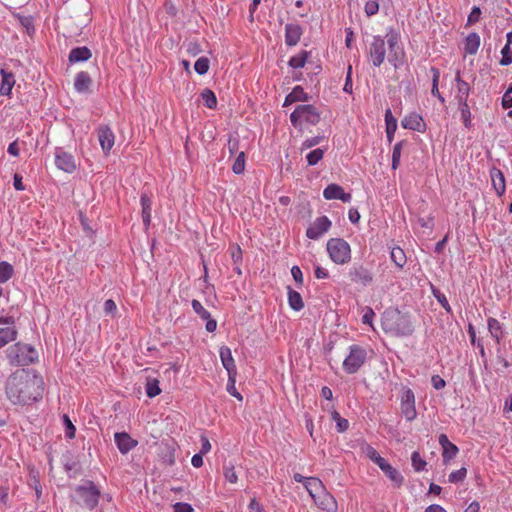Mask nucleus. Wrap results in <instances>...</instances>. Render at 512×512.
<instances>
[{"mask_svg":"<svg viewBox=\"0 0 512 512\" xmlns=\"http://www.w3.org/2000/svg\"><path fill=\"white\" fill-rule=\"evenodd\" d=\"M44 381L33 369H18L7 379L5 393L13 405H30L42 399Z\"/></svg>","mask_w":512,"mask_h":512,"instance_id":"f257e3e1","label":"nucleus"},{"mask_svg":"<svg viewBox=\"0 0 512 512\" xmlns=\"http://www.w3.org/2000/svg\"><path fill=\"white\" fill-rule=\"evenodd\" d=\"M321 120V111L312 104L297 105L290 115L294 128L302 131L305 127L315 126Z\"/></svg>","mask_w":512,"mask_h":512,"instance_id":"f03ea898","label":"nucleus"},{"mask_svg":"<svg viewBox=\"0 0 512 512\" xmlns=\"http://www.w3.org/2000/svg\"><path fill=\"white\" fill-rule=\"evenodd\" d=\"M382 327L385 332L395 336H408L414 330L410 320L397 310L385 312Z\"/></svg>","mask_w":512,"mask_h":512,"instance_id":"7ed1b4c3","label":"nucleus"},{"mask_svg":"<svg viewBox=\"0 0 512 512\" xmlns=\"http://www.w3.org/2000/svg\"><path fill=\"white\" fill-rule=\"evenodd\" d=\"M9 363L14 366H26L34 363L38 353L31 345L17 342L6 350Z\"/></svg>","mask_w":512,"mask_h":512,"instance_id":"20e7f679","label":"nucleus"},{"mask_svg":"<svg viewBox=\"0 0 512 512\" xmlns=\"http://www.w3.org/2000/svg\"><path fill=\"white\" fill-rule=\"evenodd\" d=\"M327 252L330 259L336 264H346L351 260V248L348 242L341 238H332L328 240Z\"/></svg>","mask_w":512,"mask_h":512,"instance_id":"39448f33","label":"nucleus"},{"mask_svg":"<svg viewBox=\"0 0 512 512\" xmlns=\"http://www.w3.org/2000/svg\"><path fill=\"white\" fill-rule=\"evenodd\" d=\"M386 42L389 47L388 61L395 67L402 66L405 62V51L401 46L400 34L393 29L386 33Z\"/></svg>","mask_w":512,"mask_h":512,"instance_id":"423d86ee","label":"nucleus"},{"mask_svg":"<svg viewBox=\"0 0 512 512\" xmlns=\"http://www.w3.org/2000/svg\"><path fill=\"white\" fill-rule=\"evenodd\" d=\"M367 359V351L359 345L349 347V353L343 361V369L348 374H354L360 370Z\"/></svg>","mask_w":512,"mask_h":512,"instance_id":"0eeeda50","label":"nucleus"},{"mask_svg":"<svg viewBox=\"0 0 512 512\" xmlns=\"http://www.w3.org/2000/svg\"><path fill=\"white\" fill-rule=\"evenodd\" d=\"M76 493L81 504L86 508L92 510L97 506L100 493L92 482H87L84 485L78 486L76 488Z\"/></svg>","mask_w":512,"mask_h":512,"instance_id":"6e6552de","label":"nucleus"},{"mask_svg":"<svg viewBox=\"0 0 512 512\" xmlns=\"http://www.w3.org/2000/svg\"><path fill=\"white\" fill-rule=\"evenodd\" d=\"M368 56L374 67H380L384 63L386 42L381 36H373L372 41L369 43Z\"/></svg>","mask_w":512,"mask_h":512,"instance_id":"1a4fd4ad","label":"nucleus"},{"mask_svg":"<svg viewBox=\"0 0 512 512\" xmlns=\"http://www.w3.org/2000/svg\"><path fill=\"white\" fill-rule=\"evenodd\" d=\"M400 409L402 415L406 418L407 421H412L417 416L415 407V395L414 392L408 387L402 388L400 396Z\"/></svg>","mask_w":512,"mask_h":512,"instance_id":"9d476101","label":"nucleus"},{"mask_svg":"<svg viewBox=\"0 0 512 512\" xmlns=\"http://www.w3.org/2000/svg\"><path fill=\"white\" fill-rule=\"evenodd\" d=\"M17 334L14 318L11 316L0 317V348L14 341Z\"/></svg>","mask_w":512,"mask_h":512,"instance_id":"9b49d317","label":"nucleus"},{"mask_svg":"<svg viewBox=\"0 0 512 512\" xmlns=\"http://www.w3.org/2000/svg\"><path fill=\"white\" fill-rule=\"evenodd\" d=\"M55 165L58 169L66 173H73L76 170V160L74 156L62 149H57L55 152Z\"/></svg>","mask_w":512,"mask_h":512,"instance_id":"f8f14e48","label":"nucleus"},{"mask_svg":"<svg viewBox=\"0 0 512 512\" xmlns=\"http://www.w3.org/2000/svg\"><path fill=\"white\" fill-rule=\"evenodd\" d=\"M331 227V221L326 216L318 217L312 225L307 229L306 235L310 239H318L327 232Z\"/></svg>","mask_w":512,"mask_h":512,"instance_id":"ddd939ff","label":"nucleus"},{"mask_svg":"<svg viewBox=\"0 0 512 512\" xmlns=\"http://www.w3.org/2000/svg\"><path fill=\"white\" fill-rule=\"evenodd\" d=\"M98 139L105 155H108L115 143V135L108 126H100L97 130Z\"/></svg>","mask_w":512,"mask_h":512,"instance_id":"4468645a","label":"nucleus"},{"mask_svg":"<svg viewBox=\"0 0 512 512\" xmlns=\"http://www.w3.org/2000/svg\"><path fill=\"white\" fill-rule=\"evenodd\" d=\"M114 440L119 449L120 453L127 454L133 448H135L138 444V441L133 439L126 432H117L114 434Z\"/></svg>","mask_w":512,"mask_h":512,"instance_id":"2eb2a0df","label":"nucleus"},{"mask_svg":"<svg viewBox=\"0 0 512 512\" xmlns=\"http://www.w3.org/2000/svg\"><path fill=\"white\" fill-rule=\"evenodd\" d=\"M350 278L353 282L361 285H368L372 282V273L364 266H355L349 272Z\"/></svg>","mask_w":512,"mask_h":512,"instance_id":"dca6fc26","label":"nucleus"},{"mask_svg":"<svg viewBox=\"0 0 512 512\" xmlns=\"http://www.w3.org/2000/svg\"><path fill=\"white\" fill-rule=\"evenodd\" d=\"M323 197L327 200L339 199L343 202H350L352 196L345 193L343 188L338 184H330L323 191Z\"/></svg>","mask_w":512,"mask_h":512,"instance_id":"f3484780","label":"nucleus"},{"mask_svg":"<svg viewBox=\"0 0 512 512\" xmlns=\"http://www.w3.org/2000/svg\"><path fill=\"white\" fill-rule=\"evenodd\" d=\"M1 83H0V95L11 98L12 89L15 86V76L11 71L5 69L0 70Z\"/></svg>","mask_w":512,"mask_h":512,"instance_id":"a211bd4d","label":"nucleus"},{"mask_svg":"<svg viewBox=\"0 0 512 512\" xmlns=\"http://www.w3.org/2000/svg\"><path fill=\"white\" fill-rule=\"evenodd\" d=\"M313 500L321 510L327 512H333L336 510V500L333 495L327 491V489L323 490V493H320L316 498H313Z\"/></svg>","mask_w":512,"mask_h":512,"instance_id":"6ab92c4d","label":"nucleus"},{"mask_svg":"<svg viewBox=\"0 0 512 512\" xmlns=\"http://www.w3.org/2000/svg\"><path fill=\"white\" fill-rule=\"evenodd\" d=\"M401 124L403 128L423 132L425 130V123L418 113H410L406 115Z\"/></svg>","mask_w":512,"mask_h":512,"instance_id":"aec40b11","label":"nucleus"},{"mask_svg":"<svg viewBox=\"0 0 512 512\" xmlns=\"http://www.w3.org/2000/svg\"><path fill=\"white\" fill-rule=\"evenodd\" d=\"M439 444L443 449L442 457L445 463L453 459L459 451L458 447L449 441L446 434H441L439 436Z\"/></svg>","mask_w":512,"mask_h":512,"instance_id":"412c9836","label":"nucleus"},{"mask_svg":"<svg viewBox=\"0 0 512 512\" xmlns=\"http://www.w3.org/2000/svg\"><path fill=\"white\" fill-rule=\"evenodd\" d=\"M302 28L295 23H289L285 26V43L288 46H295L301 39Z\"/></svg>","mask_w":512,"mask_h":512,"instance_id":"4be33fe9","label":"nucleus"},{"mask_svg":"<svg viewBox=\"0 0 512 512\" xmlns=\"http://www.w3.org/2000/svg\"><path fill=\"white\" fill-rule=\"evenodd\" d=\"M219 354L222 365L226 369L227 374H237V368L231 349L227 346H222L219 350Z\"/></svg>","mask_w":512,"mask_h":512,"instance_id":"5701e85b","label":"nucleus"},{"mask_svg":"<svg viewBox=\"0 0 512 512\" xmlns=\"http://www.w3.org/2000/svg\"><path fill=\"white\" fill-rule=\"evenodd\" d=\"M492 187L498 196H502L506 191V182L501 170L493 168L490 171Z\"/></svg>","mask_w":512,"mask_h":512,"instance_id":"b1692460","label":"nucleus"},{"mask_svg":"<svg viewBox=\"0 0 512 512\" xmlns=\"http://www.w3.org/2000/svg\"><path fill=\"white\" fill-rule=\"evenodd\" d=\"M385 475L394 483L396 487H400L403 482L404 478L400 474V472L392 467L386 460H384L379 466H378Z\"/></svg>","mask_w":512,"mask_h":512,"instance_id":"393cba45","label":"nucleus"},{"mask_svg":"<svg viewBox=\"0 0 512 512\" xmlns=\"http://www.w3.org/2000/svg\"><path fill=\"white\" fill-rule=\"evenodd\" d=\"M456 87H457V98L460 104L463 105V107L467 108V98L469 96L470 87L469 84L462 80L460 76V72H457L456 75Z\"/></svg>","mask_w":512,"mask_h":512,"instance_id":"a878e982","label":"nucleus"},{"mask_svg":"<svg viewBox=\"0 0 512 512\" xmlns=\"http://www.w3.org/2000/svg\"><path fill=\"white\" fill-rule=\"evenodd\" d=\"M487 326L491 337L497 344H500L501 340L504 338V329L502 324L496 318L489 317L487 319Z\"/></svg>","mask_w":512,"mask_h":512,"instance_id":"bb28decb","label":"nucleus"},{"mask_svg":"<svg viewBox=\"0 0 512 512\" xmlns=\"http://www.w3.org/2000/svg\"><path fill=\"white\" fill-rule=\"evenodd\" d=\"M305 489L313 499L316 498L320 493H323V490H325L326 487L319 478L309 477L307 478V481H305Z\"/></svg>","mask_w":512,"mask_h":512,"instance_id":"cd10ccee","label":"nucleus"},{"mask_svg":"<svg viewBox=\"0 0 512 512\" xmlns=\"http://www.w3.org/2000/svg\"><path fill=\"white\" fill-rule=\"evenodd\" d=\"M309 96L304 91L301 86H296L293 90L286 96L283 106L291 105L298 101H308Z\"/></svg>","mask_w":512,"mask_h":512,"instance_id":"c85d7f7f","label":"nucleus"},{"mask_svg":"<svg viewBox=\"0 0 512 512\" xmlns=\"http://www.w3.org/2000/svg\"><path fill=\"white\" fill-rule=\"evenodd\" d=\"M140 202L142 206L143 223L146 226V228H148L151 222L152 200L147 194H142Z\"/></svg>","mask_w":512,"mask_h":512,"instance_id":"c756f323","label":"nucleus"},{"mask_svg":"<svg viewBox=\"0 0 512 512\" xmlns=\"http://www.w3.org/2000/svg\"><path fill=\"white\" fill-rule=\"evenodd\" d=\"M92 80L87 72H79L74 81V87L78 92H86L88 91Z\"/></svg>","mask_w":512,"mask_h":512,"instance_id":"7c9ffc66","label":"nucleus"},{"mask_svg":"<svg viewBox=\"0 0 512 512\" xmlns=\"http://www.w3.org/2000/svg\"><path fill=\"white\" fill-rule=\"evenodd\" d=\"M92 56L91 51L87 47H77L70 51L69 61L72 63L86 61Z\"/></svg>","mask_w":512,"mask_h":512,"instance_id":"2f4dec72","label":"nucleus"},{"mask_svg":"<svg viewBox=\"0 0 512 512\" xmlns=\"http://www.w3.org/2000/svg\"><path fill=\"white\" fill-rule=\"evenodd\" d=\"M386 135L389 142H392L397 129V120L393 117L390 109L385 111Z\"/></svg>","mask_w":512,"mask_h":512,"instance_id":"473e14b6","label":"nucleus"},{"mask_svg":"<svg viewBox=\"0 0 512 512\" xmlns=\"http://www.w3.org/2000/svg\"><path fill=\"white\" fill-rule=\"evenodd\" d=\"M480 46V37L477 33H470L465 39V52L467 54H476Z\"/></svg>","mask_w":512,"mask_h":512,"instance_id":"72a5a7b5","label":"nucleus"},{"mask_svg":"<svg viewBox=\"0 0 512 512\" xmlns=\"http://www.w3.org/2000/svg\"><path fill=\"white\" fill-rule=\"evenodd\" d=\"M288 302L290 307L295 311H300L304 307L301 295L290 287H288Z\"/></svg>","mask_w":512,"mask_h":512,"instance_id":"f704fd0d","label":"nucleus"},{"mask_svg":"<svg viewBox=\"0 0 512 512\" xmlns=\"http://www.w3.org/2000/svg\"><path fill=\"white\" fill-rule=\"evenodd\" d=\"M390 257L398 268H403L406 263V255L400 247L392 248Z\"/></svg>","mask_w":512,"mask_h":512,"instance_id":"c9c22d12","label":"nucleus"},{"mask_svg":"<svg viewBox=\"0 0 512 512\" xmlns=\"http://www.w3.org/2000/svg\"><path fill=\"white\" fill-rule=\"evenodd\" d=\"M223 475L225 480L230 484H236L238 482V475L235 471V466L232 463H226L223 465Z\"/></svg>","mask_w":512,"mask_h":512,"instance_id":"e433bc0d","label":"nucleus"},{"mask_svg":"<svg viewBox=\"0 0 512 512\" xmlns=\"http://www.w3.org/2000/svg\"><path fill=\"white\" fill-rule=\"evenodd\" d=\"M204 104L209 109H214L217 106V98L215 93L210 89H204L200 94Z\"/></svg>","mask_w":512,"mask_h":512,"instance_id":"4c0bfd02","label":"nucleus"},{"mask_svg":"<svg viewBox=\"0 0 512 512\" xmlns=\"http://www.w3.org/2000/svg\"><path fill=\"white\" fill-rule=\"evenodd\" d=\"M146 394L148 397L153 398L161 393L159 381L156 378H148L145 385Z\"/></svg>","mask_w":512,"mask_h":512,"instance_id":"58836bf2","label":"nucleus"},{"mask_svg":"<svg viewBox=\"0 0 512 512\" xmlns=\"http://www.w3.org/2000/svg\"><path fill=\"white\" fill-rule=\"evenodd\" d=\"M326 150H327L326 148L325 149L316 148V149L310 151L306 156L308 165L314 166V165L318 164V162L323 159Z\"/></svg>","mask_w":512,"mask_h":512,"instance_id":"ea45409f","label":"nucleus"},{"mask_svg":"<svg viewBox=\"0 0 512 512\" xmlns=\"http://www.w3.org/2000/svg\"><path fill=\"white\" fill-rule=\"evenodd\" d=\"M14 269L11 264L6 261L0 262V283L7 282L13 275Z\"/></svg>","mask_w":512,"mask_h":512,"instance_id":"a19ab883","label":"nucleus"},{"mask_svg":"<svg viewBox=\"0 0 512 512\" xmlns=\"http://www.w3.org/2000/svg\"><path fill=\"white\" fill-rule=\"evenodd\" d=\"M405 142L400 141L396 143L392 150V169L396 170L400 166V158H401V152L402 148L404 146Z\"/></svg>","mask_w":512,"mask_h":512,"instance_id":"79ce46f5","label":"nucleus"},{"mask_svg":"<svg viewBox=\"0 0 512 512\" xmlns=\"http://www.w3.org/2000/svg\"><path fill=\"white\" fill-rule=\"evenodd\" d=\"M331 417L336 422V428L338 432L343 433L349 428L348 420L342 418L336 410L331 412Z\"/></svg>","mask_w":512,"mask_h":512,"instance_id":"37998d69","label":"nucleus"},{"mask_svg":"<svg viewBox=\"0 0 512 512\" xmlns=\"http://www.w3.org/2000/svg\"><path fill=\"white\" fill-rule=\"evenodd\" d=\"M365 455L374 462L377 466H379L385 459L379 455L377 450L370 445H366L363 449Z\"/></svg>","mask_w":512,"mask_h":512,"instance_id":"c03bdc74","label":"nucleus"},{"mask_svg":"<svg viewBox=\"0 0 512 512\" xmlns=\"http://www.w3.org/2000/svg\"><path fill=\"white\" fill-rule=\"evenodd\" d=\"M431 72L433 74V78H432V90H431V93L433 96H436L438 97V99L443 103L444 102V98L441 96L440 92H439V89H438V84H439V78H440V72L438 69L436 68H432L431 69Z\"/></svg>","mask_w":512,"mask_h":512,"instance_id":"a18cd8bd","label":"nucleus"},{"mask_svg":"<svg viewBox=\"0 0 512 512\" xmlns=\"http://www.w3.org/2000/svg\"><path fill=\"white\" fill-rule=\"evenodd\" d=\"M411 462H412V466L416 472L423 471L427 465L426 461L422 458L420 453L417 451H414L412 453Z\"/></svg>","mask_w":512,"mask_h":512,"instance_id":"49530a36","label":"nucleus"},{"mask_svg":"<svg viewBox=\"0 0 512 512\" xmlns=\"http://www.w3.org/2000/svg\"><path fill=\"white\" fill-rule=\"evenodd\" d=\"M245 170V153L243 151L239 152L238 156L236 157L233 165H232V171L235 174H242Z\"/></svg>","mask_w":512,"mask_h":512,"instance_id":"de8ad7c7","label":"nucleus"},{"mask_svg":"<svg viewBox=\"0 0 512 512\" xmlns=\"http://www.w3.org/2000/svg\"><path fill=\"white\" fill-rule=\"evenodd\" d=\"M209 59L207 57H200L194 64V69L199 75H204L209 70Z\"/></svg>","mask_w":512,"mask_h":512,"instance_id":"09e8293b","label":"nucleus"},{"mask_svg":"<svg viewBox=\"0 0 512 512\" xmlns=\"http://www.w3.org/2000/svg\"><path fill=\"white\" fill-rule=\"evenodd\" d=\"M306 61H307V53L302 52L298 55L291 57L289 60V65L292 68H302L305 66Z\"/></svg>","mask_w":512,"mask_h":512,"instance_id":"8fccbe9b","label":"nucleus"},{"mask_svg":"<svg viewBox=\"0 0 512 512\" xmlns=\"http://www.w3.org/2000/svg\"><path fill=\"white\" fill-rule=\"evenodd\" d=\"M194 312L203 320L209 319L210 313L203 307L200 301L194 299L191 302Z\"/></svg>","mask_w":512,"mask_h":512,"instance_id":"3c124183","label":"nucleus"},{"mask_svg":"<svg viewBox=\"0 0 512 512\" xmlns=\"http://www.w3.org/2000/svg\"><path fill=\"white\" fill-rule=\"evenodd\" d=\"M467 475V470L465 467H462L456 471H453L449 474V482L451 483H458L462 482Z\"/></svg>","mask_w":512,"mask_h":512,"instance_id":"603ef678","label":"nucleus"},{"mask_svg":"<svg viewBox=\"0 0 512 512\" xmlns=\"http://www.w3.org/2000/svg\"><path fill=\"white\" fill-rule=\"evenodd\" d=\"M63 423L65 426V435L69 439H73L75 437L76 428L73 425L72 421L68 417V415H63Z\"/></svg>","mask_w":512,"mask_h":512,"instance_id":"864d4df0","label":"nucleus"},{"mask_svg":"<svg viewBox=\"0 0 512 512\" xmlns=\"http://www.w3.org/2000/svg\"><path fill=\"white\" fill-rule=\"evenodd\" d=\"M322 140H323L322 136H314V137L308 138L305 141H303V143L301 144L300 150L304 151V150L310 149V148L318 145Z\"/></svg>","mask_w":512,"mask_h":512,"instance_id":"5fc2aeb1","label":"nucleus"},{"mask_svg":"<svg viewBox=\"0 0 512 512\" xmlns=\"http://www.w3.org/2000/svg\"><path fill=\"white\" fill-rule=\"evenodd\" d=\"M378 10H379V4L377 1L371 0V1L366 2L365 13L367 16L370 17V16L377 14Z\"/></svg>","mask_w":512,"mask_h":512,"instance_id":"6e6d98bb","label":"nucleus"},{"mask_svg":"<svg viewBox=\"0 0 512 512\" xmlns=\"http://www.w3.org/2000/svg\"><path fill=\"white\" fill-rule=\"evenodd\" d=\"M186 51L190 56L195 57L202 51V49L199 43L195 41H190L186 45Z\"/></svg>","mask_w":512,"mask_h":512,"instance_id":"4d7b16f0","label":"nucleus"},{"mask_svg":"<svg viewBox=\"0 0 512 512\" xmlns=\"http://www.w3.org/2000/svg\"><path fill=\"white\" fill-rule=\"evenodd\" d=\"M481 16V9L477 6H474L468 16L467 24L472 25L479 21Z\"/></svg>","mask_w":512,"mask_h":512,"instance_id":"13d9d810","label":"nucleus"},{"mask_svg":"<svg viewBox=\"0 0 512 512\" xmlns=\"http://www.w3.org/2000/svg\"><path fill=\"white\" fill-rule=\"evenodd\" d=\"M501 104L504 109L512 108V86L504 93Z\"/></svg>","mask_w":512,"mask_h":512,"instance_id":"bf43d9fd","label":"nucleus"},{"mask_svg":"<svg viewBox=\"0 0 512 512\" xmlns=\"http://www.w3.org/2000/svg\"><path fill=\"white\" fill-rule=\"evenodd\" d=\"M103 309L107 315L113 316L115 314V312L117 311V306H116V303L114 302V300L107 299L104 303Z\"/></svg>","mask_w":512,"mask_h":512,"instance_id":"052dcab7","label":"nucleus"},{"mask_svg":"<svg viewBox=\"0 0 512 512\" xmlns=\"http://www.w3.org/2000/svg\"><path fill=\"white\" fill-rule=\"evenodd\" d=\"M173 510H174V512H193L194 511L193 507L190 504L181 503V502L175 503L173 505Z\"/></svg>","mask_w":512,"mask_h":512,"instance_id":"680f3d73","label":"nucleus"},{"mask_svg":"<svg viewBox=\"0 0 512 512\" xmlns=\"http://www.w3.org/2000/svg\"><path fill=\"white\" fill-rule=\"evenodd\" d=\"M236 376L237 374H228L227 391L230 395L236 393Z\"/></svg>","mask_w":512,"mask_h":512,"instance_id":"e2e57ef3","label":"nucleus"},{"mask_svg":"<svg viewBox=\"0 0 512 512\" xmlns=\"http://www.w3.org/2000/svg\"><path fill=\"white\" fill-rule=\"evenodd\" d=\"M291 274L295 280V282L298 284V285H302L303 284V274H302V271L301 269L298 267V266H293L291 268Z\"/></svg>","mask_w":512,"mask_h":512,"instance_id":"0e129e2a","label":"nucleus"},{"mask_svg":"<svg viewBox=\"0 0 512 512\" xmlns=\"http://www.w3.org/2000/svg\"><path fill=\"white\" fill-rule=\"evenodd\" d=\"M200 441H201L200 453L203 454V455L209 453L211 451V448H212L209 439L205 435H202L201 438H200Z\"/></svg>","mask_w":512,"mask_h":512,"instance_id":"69168bd1","label":"nucleus"},{"mask_svg":"<svg viewBox=\"0 0 512 512\" xmlns=\"http://www.w3.org/2000/svg\"><path fill=\"white\" fill-rule=\"evenodd\" d=\"M374 316H375L374 311L370 307H366L365 312L362 316L363 324L371 325Z\"/></svg>","mask_w":512,"mask_h":512,"instance_id":"338daca9","label":"nucleus"},{"mask_svg":"<svg viewBox=\"0 0 512 512\" xmlns=\"http://www.w3.org/2000/svg\"><path fill=\"white\" fill-rule=\"evenodd\" d=\"M231 257L234 263H239L242 260V251L239 246H232L231 248Z\"/></svg>","mask_w":512,"mask_h":512,"instance_id":"774afa93","label":"nucleus"}]
</instances>
